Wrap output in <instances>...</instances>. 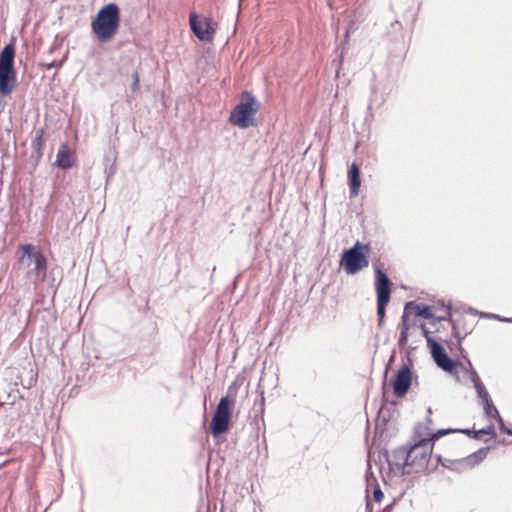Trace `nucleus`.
I'll use <instances>...</instances> for the list:
<instances>
[{
  "label": "nucleus",
  "mask_w": 512,
  "mask_h": 512,
  "mask_svg": "<svg viewBox=\"0 0 512 512\" xmlns=\"http://www.w3.org/2000/svg\"><path fill=\"white\" fill-rule=\"evenodd\" d=\"M44 135H45L44 129H42V128L38 129L36 131L35 138L32 141V147L38 153L39 156L42 155V151L44 148Z\"/></svg>",
  "instance_id": "obj_19"
},
{
  "label": "nucleus",
  "mask_w": 512,
  "mask_h": 512,
  "mask_svg": "<svg viewBox=\"0 0 512 512\" xmlns=\"http://www.w3.org/2000/svg\"><path fill=\"white\" fill-rule=\"evenodd\" d=\"M190 26L193 33L202 41H211L215 35V23L210 18L198 20L195 13L190 14Z\"/></svg>",
  "instance_id": "obj_9"
},
{
  "label": "nucleus",
  "mask_w": 512,
  "mask_h": 512,
  "mask_svg": "<svg viewBox=\"0 0 512 512\" xmlns=\"http://www.w3.org/2000/svg\"><path fill=\"white\" fill-rule=\"evenodd\" d=\"M484 403V410H485V414L489 417V418H493V419H496L497 421H499V418H501L497 408L494 406L493 402L491 401V399H488L487 402H483Z\"/></svg>",
  "instance_id": "obj_20"
},
{
  "label": "nucleus",
  "mask_w": 512,
  "mask_h": 512,
  "mask_svg": "<svg viewBox=\"0 0 512 512\" xmlns=\"http://www.w3.org/2000/svg\"><path fill=\"white\" fill-rule=\"evenodd\" d=\"M412 383V374L407 366H403L392 380L394 394L401 398L406 395Z\"/></svg>",
  "instance_id": "obj_11"
},
{
  "label": "nucleus",
  "mask_w": 512,
  "mask_h": 512,
  "mask_svg": "<svg viewBox=\"0 0 512 512\" xmlns=\"http://www.w3.org/2000/svg\"><path fill=\"white\" fill-rule=\"evenodd\" d=\"M18 259L15 269L24 275L27 281H44L47 276V259L44 254L32 244H22L18 247Z\"/></svg>",
  "instance_id": "obj_2"
},
{
  "label": "nucleus",
  "mask_w": 512,
  "mask_h": 512,
  "mask_svg": "<svg viewBox=\"0 0 512 512\" xmlns=\"http://www.w3.org/2000/svg\"><path fill=\"white\" fill-rule=\"evenodd\" d=\"M350 196L356 197L361 186L360 170L356 163H352L348 172Z\"/></svg>",
  "instance_id": "obj_16"
},
{
  "label": "nucleus",
  "mask_w": 512,
  "mask_h": 512,
  "mask_svg": "<svg viewBox=\"0 0 512 512\" xmlns=\"http://www.w3.org/2000/svg\"><path fill=\"white\" fill-rule=\"evenodd\" d=\"M404 311H408V317L414 319V317H422L430 319L433 317L432 308L425 304H416L409 302L405 305Z\"/></svg>",
  "instance_id": "obj_14"
},
{
  "label": "nucleus",
  "mask_w": 512,
  "mask_h": 512,
  "mask_svg": "<svg viewBox=\"0 0 512 512\" xmlns=\"http://www.w3.org/2000/svg\"><path fill=\"white\" fill-rule=\"evenodd\" d=\"M369 251L368 244H362L357 241L350 249L344 250L340 266L348 275H354L369 265Z\"/></svg>",
  "instance_id": "obj_6"
},
{
  "label": "nucleus",
  "mask_w": 512,
  "mask_h": 512,
  "mask_svg": "<svg viewBox=\"0 0 512 512\" xmlns=\"http://www.w3.org/2000/svg\"><path fill=\"white\" fill-rule=\"evenodd\" d=\"M457 430H438L437 432L431 434L428 438L422 439L415 445H413L407 452L403 451L402 456H405V461L403 463V470L407 474L418 473L425 471L428 467V463L430 461L433 443L438 440L440 437L451 433L456 432ZM459 432L465 433L467 435L473 434V438L475 439H484L485 441L489 439H493L496 437V431L493 425H488L485 428H481L478 430H458Z\"/></svg>",
  "instance_id": "obj_1"
},
{
  "label": "nucleus",
  "mask_w": 512,
  "mask_h": 512,
  "mask_svg": "<svg viewBox=\"0 0 512 512\" xmlns=\"http://www.w3.org/2000/svg\"><path fill=\"white\" fill-rule=\"evenodd\" d=\"M384 497L382 490L379 487H376L373 491V499L374 501L380 503Z\"/></svg>",
  "instance_id": "obj_23"
},
{
  "label": "nucleus",
  "mask_w": 512,
  "mask_h": 512,
  "mask_svg": "<svg viewBox=\"0 0 512 512\" xmlns=\"http://www.w3.org/2000/svg\"><path fill=\"white\" fill-rule=\"evenodd\" d=\"M375 291L377 295L378 322L381 325L391 297V282L387 275L378 267L375 268Z\"/></svg>",
  "instance_id": "obj_8"
},
{
  "label": "nucleus",
  "mask_w": 512,
  "mask_h": 512,
  "mask_svg": "<svg viewBox=\"0 0 512 512\" xmlns=\"http://www.w3.org/2000/svg\"><path fill=\"white\" fill-rule=\"evenodd\" d=\"M498 424H499L500 431L502 433H506V434L512 436V427L506 426L502 418H499Z\"/></svg>",
  "instance_id": "obj_22"
},
{
  "label": "nucleus",
  "mask_w": 512,
  "mask_h": 512,
  "mask_svg": "<svg viewBox=\"0 0 512 512\" xmlns=\"http://www.w3.org/2000/svg\"><path fill=\"white\" fill-rule=\"evenodd\" d=\"M14 58V46L6 45L0 53V95L2 96H9L17 86Z\"/></svg>",
  "instance_id": "obj_5"
},
{
  "label": "nucleus",
  "mask_w": 512,
  "mask_h": 512,
  "mask_svg": "<svg viewBox=\"0 0 512 512\" xmlns=\"http://www.w3.org/2000/svg\"><path fill=\"white\" fill-rule=\"evenodd\" d=\"M74 164V155L68 148V146L63 145L60 147L57 153L56 165L62 169L71 168Z\"/></svg>",
  "instance_id": "obj_17"
},
{
  "label": "nucleus",
  "mask_w": 512,
  "mask_h": 512,
  "mask_svg": "<svg viewBox=\"0 0 512 512\" xmlns=\"http://www.w3.org/2000/svg\"><path fill=\"white\" fill-rule=\"evenodd\" d=\"M259 108L260 104L252 93L245 91L241 95V101L231 111L229 121L241 129L255 126V115Z\"/></svg>",
  "instance_id": "obj_4"
},
{
  "label": "nucleus",
  "mask_w": 512,
  "mask_h": 512,
  "mask_svg": "<svg viewBox=\"0 0 512 512\" xmlns=\"http://www.w3.org/2000/svg\"><path fill=\"white\" fill-rule=\"evenodd\" d=\"M415 327V320L408 317V311H404L400 324V336L398 344L400 347H406L409 338V332Z\"/></svg>",
  "instance_id": "obj_15"
},
{
  "label": "nucleus",
  "mask_w": 512,
  "mask_h": 512,
  "mask_svg": "<svg viewBox=\"0 0 512 512\" xmlns=\"http://www.w3.org/2000/svg\"><path fill=\"white\" fill-rule=\"evenodd\" d=\"M453 330L457 337H465L472 332L474 318L467 314H459L452 319Z\"/></svg>",
  "instance_id": "obj_12"
},
{
  "label": "nucleus",
  "mask_w": 512,
  "mask_h": 512,
  "mask_svg": "<svg viewBox=\"0 0 512 512\" xmlns=\"http://www.w3.org/2000/svg\"><path fill=\"white\" fill-rule=\"evenodd\" d=\"M234 403V398L228 396L220 399L210 425L213 436L223 434L229 429Z\"/></svg>",
  "instance_id": "obj_7"
},
{
  "label": "nucleus",
  "mask_w": 512,
  "mask_h": 512,
  "mask_svg": "<svg viewBox=\"0 0 512 512\" xmlns=\"http://www.w3.org/2000/svg\"><path fill=\"white\" fill-rule=\"evenodd\" d=\"M470 383H472L474 385L479 398L483 402H487V400L490 399L489 393L486 391V389L478 375L474 376L473 380H471Z\"/></svg>",
  "instance_id": "obj_18"
},
{
  "label": "nucleus",
  "mask_w": 512,
  "mask_h": 512,
  "mask_svg": "<svg viewBox=\"0 0 512 512\" xmlns=\"http://www.w3.org/2000/svg\"><path fill=\"white\" fill-rule=\"evenodd\" d=\"M452 365L453 366L450 369H446L445 371L453 374L459 382H471L474 376L478 375L476 371L467 368L465 365L458 361H452Z\"/></svg>",
  "instance_id": "obj_13"
},
{
  "label": "nucleus",
  "mask_w": 512,
  "mask_h": 512,
  "mask_svg": "<svg viewBox=\"0 0 512 512\" xmlns=\"http://www.w3.org/2000/svg\"><path fill=\"white\" fill-rule=\"evenodd\" d=\"M421 329L423 332V335L425 336L427 340V344L430 348L432 357L436 364L442 368L444 371L446 369H450L452 365V359L448 357V355L445 353L443 347L436 342L432 337L429 335V331L426 329L425 325H421Z\"/></svg>",
  "instance_id": "obj_10"
},
{
  "label": "nucleus",
  "mask_w": 512,
  "mask_h": 512,
  "mask_svg": "<svg viewBox=\"0 0 512 512\" xmlns=\"http://www.w3.org/2000/svg\"><path fill=\"white\" fill-rule=\"evenodd\" d=\"M131 89L134 93L140 90V76L138 71L133 73V83Z\"/></svg>",
  "instance_id": "obj_21"
},
{
  "label": "nucleus",
  "mask_w": 512,
  "mask_h": 512,
  "mask_svg": "<svg viewBox=\"0 0 512 512\" xmlns=\"http://www.w3.org/2000/svg\"><path fill=\"white\" fill-rule=\"evenodd\" d=\"M120 9L117 4L103 6L91 21V30L100 43L110 42L120 27Z\"/></svg>",
  "instance_id": "obj_3"
}]
</instances>
